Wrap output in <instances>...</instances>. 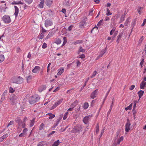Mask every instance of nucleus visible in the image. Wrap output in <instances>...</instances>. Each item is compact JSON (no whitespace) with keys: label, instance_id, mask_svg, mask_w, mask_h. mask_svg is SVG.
I'll return each instance as SVG.
<instances>
[{"label":"nucleus","instance_id":"nucleus-55","mask_svg":"<svg viewBox=\"0 0 146 146\" xmlns=\"http://www.w3.org/2000/svg\"><path fill=\"white\" fill-rule=\"evenodd\" d=\"M85 58V55L84 54H82L79 56V58H81V59H83Z\"/></svg>","mask_w":146,"mask_h":146},{"label":"nucleus","instance_id":"nucleus-13","mask_svg":"<svg viewBox=\"0 0 146 146\" xmlns=\"http://www.w3.org/2000/svg\"><path fill=\"white\" fill-rule=\"evenodd\" d=\"M131 125L130 123H126L125 127V131L127 132L129 131L130 129V127Z\"/></svg>","mask_w":146,"mask_h":146},{"label":"nucleus","instance_id":"nucleus-6","mask_svg":"<svg viewBox=\"0 0 146 146\" xmlns=\"http://www.w3.org/2000/svg\"><path fill=\"white\" fill-rule=\"evenodd\" d=\"M92 115H89L84 117L83 119V122L85 124H87L89 122L90 118L92 117Z\"/></svg>","mask_w":146,"mask_h":146},{"label":"nucleus","instance_id":"nucleus-28","mask_svg":"<svg viewBox=\"0 0 146 146\" xmlns=\"http://www.w3.org/2000/svg\"><path fill=\"white\" fill-rule=\"evenodd\" d=\"M62 99H60L58 100L55 103L56 104V106H58L61 103H62Z\"/></svg>","mask_w":146,"mask_h":146},{"label":"nucleus","instance_id":"nucleus-41","mask_svg":"<svg viewBox=\"0 0 146 146\" xmlns=\"http://www.w3.org/2000/svg\"><path fill=\"white\" fill-rule=\"evenodd\" d=\"M125 15H123L121 16L120 19V23H121L123 22V21H124L125 18Z\"/></svg>","mask_w":146,"mask_h":146},{"label":"nucleus","instance_id":"nucleus-20","mask_svg":"<svg viewBox=\"0 0 146 146\" xmlns=\"http://www.w3.org/2000/svg\"><path fill=\"white\" fill-rule=\"evenodd\" d=\"M144 93V91H142V90H140L138 92V94L139 95V100L141 97L143 96Z\"/></svg>","mask_w":146,"mask_h":146},{"label":"nucleus","instance_id":"nucleus-22","mask_svg":"<svg viewBox=\"0 0 146 146\" xmlns=\"http://www.w3.org/2000/svg\"><path fill=\"white\" fill-rule=\"evenodd\" d=\"M124 139V137L123 136H121V137L119 138L117 140V145H119L120 142L123 141Z\"/></svg>","mask_w":146,"mask_h":146},{"label":"nucleus","instance_id":"nucleus-33","mask_svg":"<svg viewBox=\"0 0 146 146\" xmlns=\"http://www.w3.org/2000/svg\"><path fill=\"white\" fill-rule=\"evenodd\" d=\"M103 19L101 20L97 24V26L98 27H100L101 26V25L103 24Z\"/></svg>","mask_w":146,"mask_h":146},{"label":"nucleus","instance_id":"nucleus-64","mask_svg":"<svg viewBox=\"0 0 146 146\" xmlns=\"http://www.w3.org/2000/svg\"><path fill=\"white\" fill-rule=\"evenodd\" d=\"M122 35L121 34H119L117 36V38L118 39H120L121 38Z\"/></svg>","mask_w":146,"mask_h":146},{"label":"nucleus","instance_id":"nucleus-10","mask_svg":"<svg viewBox=\"0 0 146 146\" xmlns=\"http://www.w3.org/2000/svg\"><path fill=\"white\" fill-rule=\"evenodd\" d=\"M40 68L38 66H35L32 70V72L34 73H37L39 72Z\"/></svg>","mask_w":146,"mask_h":146},{"label":"nucleus","instance_id":"nucleus-12","mask_svg":"<svg viewBox=\"0 0 146 146\" xmlns=\"http://www.w3.org/2000/svg\"><path fill=\"white\" fill-rule=\"evenodd\" d=\"M15 13L14 15L15 16V18H17L18 16L19 13V9L16 6H14Z\"/></svg>","mask_w":146,"mask_h":146},{"label":"nucleus","instance_id":"nucleus-24","mask_svg":"<svg viewBox=\"0 0 146 146\" xmlns=\"http://www.w3.org/2000/svg\"><path fill=\"white\" fill-rule=\"evenodd\" d=\"M45 89V88L44 86H42L40 87L38 89V91L39 92H41Z\"/></svg>","mask_w":146,"mask_h":146},{"label":"nucleus","instance_id":"nucleus-3","mask_svg":"<svg viewBox=\"0 0 146 146\" xmlns=\"http://www.w3.org/2000/svg\"><path fill=\"white\" fill-rule=\"evenodd\" d=\"M2 20L3 22L6 24H9L11 21L10 17L7 15H5L3 17Z\"/></svg>","mask_w":146,"mask_h":146},{"label":"nucleus","instance_id":"nucleus-52","mask_svg":"<svg viewBox=\"0 0 146 146\" xmlns=\"http://www.w3.org/2000/svg\"><path fill=\"white\" fill-rule=\"evenodd\" d=\"M47 46V45L45 43H44L42 46V48L44 49L45 48H46Z\"/></svg>","mask_w":146,"mask_h":146},{"label":"nucleus","instance_id":"nucleus-56","mask_svg":"<svg viewBox=\"0 0 146 146\" xmlns=\"http://www.w3.org/2000/svg\"><path fill=\"white\" fill-rule=\"evenodd\" d=\"M132 112L133 113V115L134 118V119H135V118H136L135 117V114L137 113V111H132Z\"/></svg>","mask_w":146,"mask_h":146},{"label":"nucleus","instance_id":"nucleus-51","mask_svg":"<svg viewBox=\"0 0 146 146\" xmlns=\"http://www.w3.org/2000/svg\"><path fill=\"white\" fill-rule=\"evenodd\" d=\"M79 50V51L82 52H84L85 51V50L83 49L81 46L80 47Z\"/></svg>","mask_w":146,"mask_h":146},{"label":"nucleus","instance_id":"nucleus-18","mask_svg":"<svg viewBox=\"0 0 146 146\" xmlns=\"http://www.w3.org/2000/svg\"><path fill=\"white\" fill-rule=\"evenodd\" d=\"M146 85V82L144 81L142 82L140 84V88L141 89H144Z\"/></svg>","mask_w":146,"mask_h":146},{"label":"nucleus","instance_id":"nucleus-54","mask_svg":"<svg viewBox=\"0 0 146 146\" xmlns=\"http://www.w3.org/2000/svg\"><path fill=\"white\" fill-rule=\"evenodd\" d=\"M26 2L29 4L31 3L33 1V0H24Z\"/></svg>","mask_w":146,"mask_h":146},{"label":"nucleus","instance_id":"nucleus-53","mask_svg":"<svg viewBox=\"0 0 146 146\" xmlns=\"http://www.w3.org/2000/svg\"><path fill=\"white\" fill-rule=\"evenodd\" d=\"M55 117V115L52 114H50V117H49V119H52L53 118H54Z\"/></svg>","mask_w":146,"mask_h":146},{"label":"nucleus","instance_id":"nucleus-47","mask_svg":"<svg viewBox=\"0 0 146 146\" xmlns=\"http://www.w3.org/2000/svg\"><path fill=\"white\" fill-rule=\"evenodd\" d=\"M14 123V122L13 121H10L9 123L8 124L7 127H8L9 126L11 125H13Z\"/></svg>","mask_w":146,"mask_h":146},{"label":"nucleus","instance_id":"nucleus-49","mask_svg":"<svg viewBox=\"0 0 146 146\" xmlns=\"http://www.w3.org/2000/svg\"><path fill=\"white\" fill-rule=\"evenodd\" d=\"M26 135H25V134H24V133H20L19 135V136L20 137H25L26 136Z\"/></svg>","mask_w":146,"mask_h":146},{"label":"nucleus","instance_id":"nucleus-14","mask_svg":"<svg viewBox=\"0 0 146 146\" xmlns=\"http://www.w3.org/2000/svg\"><path fill=\"white\" fill-rule=\"evenodd\" d=\"M64 68H60L58 70V72L57 73V75H61L64 72Z\"/></svg>","mask_w":146,"mask_h":146},{"label":"nucleus","instance_id":"nucleus-60","mask_svg":"<svg viewBox=\"0 0 146 146\" xmlns=\"http://www.w3.org/2000/svg\"><path fill=\"white\" fill-rule=\"evenodd\" d=\"M51 64V63H49L48 65V66H47V72H48L50 70V68H49V66H50V65Z\"/></svg>","mask_w":146,"mask_h":146},{"label":"nucleus","instance_id":"nucleus-5","mask_svg":"<svg viewBox=\"0 0 146 146\" xmlns=\"http://www.w3.org/2000/svg\"><path fill=\"white\" fill-rule=\"evenodd\" d=\"M86 19L87 18L86 17H83V19L80 23V28H83L86 26Z\"/></svg>","mask_w":146,"mask_h":146},{"label":"nucleus","instance_id":"nucleus-16","mask_svg":"<svg viewBox=\"0 0 146 146\" xmlns=\"http://www.w3.org/2000/svg\"><path fill=\"white\" fill-rule=\"evenodd\" d=\"M106 51L105 50H103L102 51L99 55L97 57L96 60L102 57L104 54L105 53Z\"/></svg>","mask_w":146,"mask_h":146},{"label":"nucleus","instance_id":"nucleus-57","mask_svg":"<svg viewBox=\"0 0 146 146\" xmlns=\"http://www.w3.org/2000/svg\"><path fill=\"white\" fill-rule=\"evenodd\" d=\"M37 146H44L43 142H39L37 144Z\"/></svg>","mask_w":146,"mask_h":146},{"label":"nucleus","instance_id":"nucleus-40","mask_svg":"<svg viewBox=\"0 0 146 146\" xmlns=\"http://www.w3.org/2000/svg\"><path fill=\"white\" fill-rule=\"evenodd\" d=\"M144 39L143 36H142L140 38L138 42L139 44H141Z\"/></svg>","mask_w":146,"mask_h":146},{"label":"nucleus","instance_id":"nucleus-29","mask_svg":"<svg viewBox=\"0 0 146 146\" xmlns=\"http://www.w3.org/2000/svg\"><path fill=\"white\" fill-rule=\"evenodd\" d=\"M5 59L4 55L3 54H0V63L3 62Z\"/></svg>","mask_w":146,"mask_h":146},{"label":"nucleus","instance_id":"nucleus-4","mask_svg":"<svg viewBox=\"0 0 146 146\" xmlns=\"http://www.w3.org/2000/svg\"><path fill=\"white\" fill-rule=\"evenodd\" d=\"M22 82V78L20 77H14L12 80V82L13 83L20 84Z\"/></svg>","mask_w":146,"mask_h":146},{"label":"nucleus","instance_id":"nucleus-45","mask_svg":"<svg viewBox=\"0 0 146 146\" xmlns=\"http://www.w3.org/2000/svg\"><path fill=\"white\" fill-rule=\"evenodd\" d=\"M107 13L106 15L107 16H109L111 15L112 13H110V11L108 8L107 9Z\"/></svg>","mask_w":146,"mask_h":146},{"label":"nucleus","instance_id":"nucleus-2","mask_svg":"<svg viewBox=\"0 0 146 146\" xmlns=\"http://www.w3.org/2000/svg\"><path fill=\"white\" fill-rule=\"evenodd\" d=\"M40 99L39 97L37 95H34L30 98L29 101L31 104H33L38 102Z\"/></svg>","mask_w":146,"mask_h":146},{"label":"nucleus","instance_id":"nucleus-58","mask_svg":"<svg viewBox=\"0 0 146 146\" xmlns=\"http://www.w3.org/2000/svg\"><path fill=\"white\" fill-rule=\"evenodd\" d=\"M144 62V59H142V60L141 61L140 63V65H141V68H142L143 67V64Z\"/></svg>","mask_w":146,"mask_h":146},{"label":"nucleus","instance_id":"nucleus-15","mask_svg":"<svg viewBox=\"0 0 146 146\" xmlns=\"http://www.w3.org/2000/svg\"><path fill=\"white\" fill-rule=\"evenodd\" d=\"M53 0H46V4L48 6H50L52 3Z\"/></svg>","mask_w":146,"mask_h":146},{"label":"nucleus","instance_id":"nucleus-19","mask_svg":"<svg viewBox=\"0 0 146 146\" xmlns=\"http://www.w3.org/2000/svg\"><path fill=\"white\" fill-rule=\"evenodd\" d=\"M44 2V0H40V2L38 5V7L39 8H42L43 7Z\"/></svg>","mask_w":146,"mask_h":146},{"label":"nucleus","instance_id":"nucleus-8","mask_svg":"<svg viewBox=\"0 0 146 146\" xmlns=\"http://www.w3.org/2000/svg\"><path fill=\"white\" fill-rule=\"evenodd\" d=\"M82 127L81 126H76L74 128L73 131L74 133H77L81 131Z\"/></svg>","mask_w":146,"mask_h":146},{"label":"nucleus","instance_id":"nucleus-37","mask_svg":"<svg viewBox=\"0 0 146 146\" xmlns=\"http://www.w3.org/2000/svg\"><path fill=\"white\" fill-rule=\"evenodd\" d=\"M9 92L11 93H13L15 90V89H13L11 87H9Z\"/></svg>","mask_w":146,"mask_h":146},{"label":"nucleus","instance_id":"nucleus-42","mask_svg":"<svg viewBox=\"0 0 146 146\" xmlns=\"http://www.w3.org/2000/svg\"><path fill=\"white\" fill-rule=\"evenodd\" d=\"M143 7H138L137 9V11L139 15L141 14V10L143 9Z\"/></svg>","mask_w":146,"mask_h":146},{"label":"nucleus","instance_id":"nucleus-36","mask_svg":"<svg viewBox=\"0 0 146 146\" xmlns=\"http://www.w3.org/2000/svg\"><path fill=\"white\" fill-rule=\"evenodd\" d=\"M35 121V119L33 118L32 120L31 121V122L30 123V127H31L33 126L34 124V122Z\"/></svg>","mask_w":146,"mask_h":146},{"label":"nucleus","instance_id":"nucleus-7","mask_svg":"<svg viewBox=\"0 0 146 146\" xmlns=\"http://www.w3.org/2000/svg\"><path fill=\"white\" fill-rule=\"evenodd\" d=\"M53 24L51 20H46L45 22V26L46 27L52 26Z\"/></svg>","mask_w":146,"mask_h":146},{"label":"nucleus","instance_id":"nucleus-11","mask_svg":"<svg viewBox=\"0 0 146 146\" xmlns=\"http://www.w3.org/2000/svg\"><path fill=\"white\" fill-rule=\"evenodd\" d=\"M98 90H95L91 94L90 97L92 99H94L96 97L97 94Z\"/></svg>","mask_w":146,"mask_h":146},{"label":"nucleus","instance_id":"nucleus-21","mask_svg":"<svg viewBox=\"0 0 146 146\" xmlns=\"http://www.w3.org/2000/svg\"><path fill=\"white\" fill-rule=\"evenodd\" d=\"M60 143H61V142H60L59 140H58L56 141H55L53 144L52 145V146H58Z\"/></svg>","mask_w":146,"mask_h":146},{"label":"nucleus","instance_id":"nucleus-50","mask_svg":"<svg viewBox=\"0 0 146 146\" xmlns=\"http://www.w3.org/2000/svg\"><path fill=\"white\" fill-rule=\"evenodd\" d=\"M64 42L62 44V46L64 45L67 42V40L66 39V38L64 37L63 38Z\"/></svg>","mask_w":146,"mask_h":146},{"label":"nucleus","instance_id":"nucleus-34","mask_svg":"<svg viewBox=\"0 0 146 146\" xmlns=\"http://www.w3.org/2000/svg\"><path fill=\"white\" fill-rule=\"evenodd\" d=\"M61 42V40L59 38L57 39L54 43H56L57 44H60Z\"/></svg>","mask_w":146,"mask_h":146},{"label":"nucleus","instance_id":"nucleus-26","mask_svg":"<svg viewBox=\"0 0 146 146\" xmlns=\"http://www.w3.org/2000/svg\"><path fill=\"white\" fill-rule=\"evenodd\" d=\"M115 31V29H112V30L110 31V35H113V33H116V34H117V33H118V31Z\"/></svg>","mask_w":146,"mask_h":146},{"label":"nucleus","instance_id":"nucleus-9","mask_svg":"<svg viewBox=\"0 0 146 146\" xmlns=\"http://www.w3.org/2000/svg\"><path fill=\"white\" fill-rule=\"evenodd\" d=\"M17 98V97L16 96H14L11 98L10 100L12 102L11 104L12 105H14L16 104V100Z\"/></svg>","mask_w":146,"mask_h":146},{"label":"nucleus","instance_id":"nucleus-44","mask_svg":"<svg viewBox=\"0 0 146 146\" xmlns=\"http://www.w3.org/2000/svg\"><path fill=\"white\" fill-rule=\"evenodd\" d=\"M24 128V129L23 130V133H24L25 135H27V132L28 131V129L27 128H26L25 127Z\"/></svg>","mask_w":146,"mask_h":146},{"label":"nucleus","instance_id":"nucleus-1","mask_svg":"<svg viewBox=\"0 0 146 146\" xmlns=\"http://www.w3.org/2000/svg\"><path fill=\"white\" fill-rule=\"evenodd\" d=\"M26 120V119L25 118L24 119L23 121H22L21 119L19 118H18L17 120V122L18 123L19 125V127L17 128V131L19 132H20L21 130V129H20L19 127H22V128L25 127V121Z\"/></svg>","mask_w":146,"mask_h":146},{"label":"nucleus","instance_id":"nucleus-46","mask_svg":"<svg viewBox=\"0 0 146 146\" xmlns=\"http://www.w3.org/2000/svg\"><path fill=\"white\" fill-rule=\"evenodd\" d=\"M44 127V124L43 123H42L40 125L39 129L40 130H41L43 129Z\"/></svg>","mask_w":146,"mask_h":146},{"label":"nucleus","instance_id":"nucleus-59","mask_svg":"<svg viewBox=\"0 0 146 146\" xmlns=\"http://www.w3.org/2000/svg\"><path fill=\"white\" fill-rule=\"evenodd\" d=\"M135 86L134 85H131L129 88V89L130 90H132L135 88Z\"/></svg>","mask_w":146,"mask_h":146},{"label":"nucleus","instance_id":"nucleus-23","mask_svg":"<svg viewBox=\"0 0 146 146\" xmlns=\"http://www.w3.org/2000/svg\"><path fill=\"white\" fill-rule=\"evenodd\" d=\"M11 4L12 5L14 4H23V3L21 1H18L17 2L14 1L12 2Z\"/></svg>","mask_w":146,"mask_h":146},{"label":"nucleus","instance_id":"nucleus-61","mask_svg":"<svg viewBox=\"0 0 146 146\" xmlns=\"http://www.w3.org/2000/svg\"><path fill=\"white\" fill-rule=\"evenodd\" d=\"M73 27V26L72 25H70L68 28V30L69 31H71L72 30V28Z\"/></svg>","mask_w":146,"mask_h":146},{"label":"nucleus","instance_id":"nucleus-25","mask_svg":"<svg viewBox=\"0 0 146 146\" xmlns=\"http://www.w3.org/2000/svg\"><path fill=\"white\" fill-rule=\"evenodd\" d=\"M89 107L88 104L87 102H85L84 103L83 107L84 109H87Z\"/></svg>","mask_w":146,"mask_h":146},{"label":"nucleus","instance_id":"nucleus-63","mask_svg":"<svg viewBox=\"0 0 146 146\" xmlns=\"http://www.w3.org/2000/svg\"><path fill=\"white\" fill-rule=\"evenodd\" d=\"M146 23V19H145L143 20V24H142L141 26H144Z\"/></svg>","mask_w":146,"mask_h":146},{"label":"nucleus","instance_id":"nucleus-48","mask_svg":"<svg viewBox=\"0 0 146 146\" xmlns=\"http://www.w3.org/2000/svg\"><path fill=\"white\" fill-rule=\"evenodd\" d=\"M68 112H66L65 113V114L64 115V116L63 117V120H65L66 119V118L67 117V115H68Z\"/></svg>","mask_w":146,"mask_h":146},{"label":"nucleus","instance_id":"nucleus-31","mask_svg":"<svg viewBox=\"0 0 146 146\" xmlns=\"http://www.w3.org/2000/svg\"><path fill=\"white\" fill-rule=\"evenodd\" d=\"M32 76L31 75L29 76L26 77V79L28 83H29L32 78Z\"/></svg>","mask_w":146,"mask_h":146},{"label":"nucleus","instance_id":"nucleus-30","mask_svg":"<svg viewBox=\"0 0 146 146\" xmlns=\"http://www.w3.org/2000/svg\"><path fill=\"white\" fill-rule=\"evenodd\" d=\"M82 42V41L81 40H77L73 42H72L73 44L74 45L78 44L79 43H81Z\"/></svg>","mask_w":146,"mask_h":146},{"label":"nucleus","instance_id":"nucleus-27","mask_svg":"<svg viewBox=\"0 0 146 146\" xmlns=\"http://www.w3.org/2000/svg\"><path fill=\"white\" fill-rule=\"evenodd\" d=\"M131 19V18L130 17H128L126 21H125V23H124V25L125 26H127L129 24V22Z\"/></svg>","mask_w":146,"mask_h":146},{"label":"nucleus","instance_id":"nucleus-32","mask_svg":"<svg viewBox=\"0 0 146 146\" xmlns=\"http://www.w3.org/2000/svg\"><path fill=\"white\" fill-rule=\"evenodd\" d=\"M132 104H130L129 106L125 108V110L127 111L128 110H131L132 107Z\"/></svg>","mask_w":146,"mask_h":146},{"label":"nucleus","instance_id":"nucleus-62","mask_svg":"<svg viewBox=\"0 0 146 146\" xmlns=\"http://www.w3.org/2000/svg\"><path fill=\"white\" fill-rule=\"evenodd\" d=\"M78 104V102L77 100H75L73 103V104L74 105V106H76L77 104Z\"/></svg>","mask_w":146,"mask_h":146},{"label":"nucleus","instance_id":"nucleus-38","mask_svg":"<svg viewBox=\"0 0 146 146\" xmlns=\"http://www.w3.org/2000/svg\"><path fill=\"white\" fill-rule=\"evenodd\" d=\"M89 78L88 77L87 78L86 81L85 83L84 84V85L83 86H82V87L81 88L80 91H82L84 89V87L86 86V83H87V82H88V80H89Z\"/></svg>","mask_w":146,"mask_h":146},{"label":"nucleus","instance_id":"nucleus-39","mask_svg":"<svg viewBox=\"0 0 146 146\" xmlns=\"http://www.w3.org/2000/svg\"><path fill=\"white\" fill-rule=\"evenodd\" d=\"M97 74V72L96 71H94L92 75L91 76L90 78H92L94 77Z\"/></svg>","mask_w":146,"mask_h":146},{"label":"nucleus","instance_id":"nucleus-43","mask_svg":"<svg viewBox=\"0 0 146 146\" xmlns=\"http://www.w3.org/2000/svg\"><path fill=\"white\" fill-rule=\"evenodd\" d=\"M44 34L43 32H41L39 36V39H42L44 36Z\"/></svg>","mask_w":146,"mask_h":146},{"label":"nucleus","instance_id":"nucleus-35","mask_svg":"<svg viewBox=\"0 0 146 146\" xmlns=\"http://www.w3.org/2000/svg\"><path fill=\"white\" fill-rule=\"evenodd\" d=\"M99 124H97L96 127V134H98V132L99 131Z\"/></svg>","mask_w":146,"mask_h":146},{"label":"nucleus","instance_id":"nucleus-17","mask_svg":"<svg viewBox=\"0 0 146 146\" xmlns=\"http://www.w3.org/2000/svg\"><path fill=\"white\" fill-rule=\"evenodd\" d=\"M8 136L7 134L3 135V136L0 137V142H2L4 139L7 138Z\"/></svg>","mask_w":146,"mask_h":146}]
</instances>
